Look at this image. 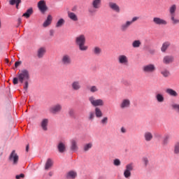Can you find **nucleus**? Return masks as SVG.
Returning a JSON list of instances; mask_svg holds the SVG:
<instances>
[{"label":"nucleus","mask_w":179,"mask_h":179,"mask_svg":"<svg viewBox=\"0 0 179 179\" xmlns=\"http://www.w3.org/2000/svg\"><path fill=\"white\" fill-rule=\"evenodd\" d=\"M29 80H30V72L27 69H22L17 73V77L13 80V85L24 83V90L29 89Z\"/></svg>","instance_id":"1"},{"label":"nucleus","mask_w":179,"mask_h":179,"mask_svg":"<svg viewBox=\"0 0 179 179\" xmlns=\"http://www.w3.org/2000/svg\"><path fill=\"white\" fill-rule=\"evenodd\" d=\"M88 100L93 107H96L94 113L96 118H101L103 117V112L99 107H103L104 106V101L101 99H96L94 96H90Z\"/></svg>","instance_id":"2"},{"label":"nucleus","mask_w":179,"mask_h":179,"mask_svg":"<svg viewBox=\"0 0 179 179\" xmlns=\"http://www.w3.org/2000/svg\"><path fill=\"white\" fill-rule=\"evenodd\" d=\"M76 44L80 51H87L89 47L86 45V37L85 35H79L76 38Z\"/></svg>","instance_id":"3"},{"label":"nucleus","mask_w":179,"mask_h":179,"mask_svg":"<svg viewBox=\"0 0 179 179\" xmlns=\"http://www.w3.org/2000/svg\"><path fill=\"white\" fill-rule=\"evenodd\" d=\"M100 8H101V0H92L91 7L88 8V12L90 15H94Z\"/></svg>","instance_id":"4"},{"label":"nucleus","mask_w":179,"mask_h":179,"mask_svg":"<svg viewBox=\"0 0 179 179\" xmlns=\"http://www.w3.org/2000/svg\"><path fill=\"white\" fill-rule=\"evenodd\" d=\"M177 10V5L173 4L169 7V15L173 24H178L179 20L176 18V12Z\"/></svg>","instance_id":"5"},{"label":"nucleus","mask_w":179,"mask_h":179,"mask_svg":"<svg viewBox=\"0 0 179 179\" xmlns=\"http://www.w3.org/2000/svg\"><path fill=\"white\" fill-rule=\"evenodd\" d=\"M60 62L63 66H69L72 65V57L69 54H64L62 56Z\"/></svg>","instance_id":"6"},{"label":"nucleus","mask_w":179,"mask_h":179,"mask_svg":"<svg viewBox=\"0 0 179 179\" xmlns=\"http://www.w3.org/2000/svg\"><path fill=\"white\" fill-rule=\"evenodd\" d=\"M156 71V66L153 64H148L143 67V72L144 73H153Z\"/></svg>","instance_id":"7"},{"label":"nucleus","mask_w":179,"mask_h":179,"mask_svg":"<svg viewBox=\"0 0 179 179\" xmlns=\"http://www.w3.org/2000/svg\"><path fill=\"white\" fill-rule=\"evenodd\" d=\"M49 111L51 114H58V113L62 111V105L61 103H56L50 108Z\"/></svg>","instance_id":"8"},{"label":"nucleus","mask_w":179,"mask_h":179,"mask_svg":"<svg viewBox=\"0 0 179 179\" xmlns=\"http://www.w3.org/2000/svg\"><path fill=\"white\" fill-rule=\"evenodd\" d=\"M117 62L120 65L127 66L129 64V60L128 59V57L125 55H120L117 57Z\"/></svg>","instance_id":"9"},{"label":"nucleus","mask_w":179,"mask_h":179,"mask_svg":"<svg viewBox=\"0 0 179 179\" xmlns=\"http://www.w3.org/2000/svg\"><path fill=\"white\" fill-rule=\"evenodd\" d=\"M152 22L157 26H166L167 24V21H166V20L162 19L159 17H155Z\"/></svg>","instance_id":"10"},{"label":"nucleus","mask_w":179,"mask_h":179,"mask_svg":"<svg viewBox=\"0 0 179 179\" xmlns=\"http://www.w3.org/2000/svg\"><path fill=\"white\" fill-rule=\"evenodd\" d=\"M108 6L111 10H113V12H115L116 13H120V12H121V8L117 3L110 1L108 3Z\"/></svg>","instance_id":"11"},{"label":"nucleus","mask_w":179,"mask_h":179,"mask_svg":"<svg viewBox=\"0 0 179 179\" xmlns=\"http://www.w3.org/2000/svg\"><path fill=\"white\" fill-rule=\"evenodd\" d=\"M70 150L71 152H78L79 150V145H78V139L73 138L71 140Z\"/></svg>","instance_id":"12"},{"label":"nucleus","mask_w":179,"mask_h":179,"mask_svg":"<svg viewBox=\"0 0 179 179\" xmlns=\"http://www.w3.org/2000/svg\"><path fill=\"white\" fill-rule=\"evenodd\" d=\"M38 8L42 13L47 12V10L48 9V8L47 7V4L45 3V1H44V0H41V1H38Z\"/></svg>","instance_id":"13"},{"label":"nucleus","mask_w":179,"mask_h":179,"mask_svg":"<svg viewBox=\"0 0 179 179\" xmlns=\"http://www.w3.org/2000/svg\"><path fill=\"white\" fill-rule=\"evenodd\" d=\"M57 148L59 153H65L66 152V143L65 142L59 141Z\"/></svg>","instance_id":"14"},{"label":"nucleus","mask_w":179,"mask_h":179,"mask_svg":"<svg viewBox=\"0 0 179 179\" xmlns=\"http://www.w3.org/2000/svg\"><path fill=\"white\" fill-rule=\"evenodd\" d=\"M162 62L164 65H170V64H173V62H174V57L172 55L164 56L162 59Z\"/></svg>","instance_id":"15"},{"label":"nucleus","mask_w":179,"mask_h":179,"mask_svg":"<svg viewBox=\"0 0 179 179\" xmlns=\"http://www.w3.org/2000/svg\"><path fill=\"white\" fill-rule=\"evenodd\" d=\"M130 106H131V101L128 99H124L120 104V107L122 110H125V108H129Z\"/></svg>","instance_id":"16"},{"label":"nucleus","mask_w":179,"mask_h":179,"mask_svg":"<svg viewBox=\"0 0 179 179\" xmlns=\"http://www.w3.org/2000/svg\"><path fill=\"white\" fill-rule=\"evenodd\" d=\"M9 159L10 162H13V164H17V162H19V156L16 154V151L13 150L11 154L10 155Z\"/></svg>","instance_id":"17"},{"label":"nucleus","mask_w":179,"mask_h":179,"mask_svg":"<svg viewBox=\"0 0 179 179\" xmlns=\"http://www.w3.org/2000/svg\"><path fill=\"white\" fill-rule=\"evenodd\" d=\"M45 52H47L45 48H39L36 52V57H38L39 59H41V58H43L44 55H45Z\"/></svg>","instance_id":"18"},{"label":"nucleus","mask_w":179,"mask_h":179,"mask_svg":"<svg viewBox=\"0 0 179 179\" xmlns=\"http://www.w3.org/2000/svg\"><path fill=\"white\" fill-rule=\"evenodd\" d=\"M71 89L74 90V92H78V90H80L82 89V85H80V82L78 80L73 81L71 83Z\"/></svg>","instance_id":"19"},{"label":"nucleus","mask_w":179,"mask_h":179,"mask_svg":"<svg viewBox=\"0 0 179 179\" xmlns=\"http://www.w3.org/2000/svg\"><path fill=\"white\" fill-rule=\"evenodd\" d=\"M144 140L145 142H150L153 140V133L150 131H145L144 134Z\"/></svg>","instance_id":"20"},{"label":"nucleus","mask_w":179,"mask_h":179,"mask_svg":"<svg viewBox=\"0 0 179 179\" xmlns=\"http://www.w3.org/2000/svg\"><path fill=\"white\" fill-rule=\"evenodd\" d=\"M165 92L166 94H169V96H171V97H177L178 96V93H177V91L171 88H167Z\"/></svg>","instance_id":"21"},{"label":"nucleus","mask_w":179,"mask_h":179,"mask_svg":"<svg viewBox=\"0 0 179 179\" xmlns=\"http://www.w3.org/2000/svg\"><path fill=\"white\" fill-rule=\"evenodd\" d=\"M66 177L67 179H75L78 177V172L76 171H70L66 173Z\"/></svg>","instance_id":"22"},{"label":"nucleus","mask_w":179,"mask_h":179,"mask_svg":"<svg viewBox=\"0 0 179 179\" xmlns=\"http://www.w3.org/2000/svg\"><path fill=\"white\" fill-rule=\"evenodd\" d=\"M131 24H131L129 21H126L125 23H123L120 25L121 31H127Z\"/></svg>","instance_id":"23"},{"label":"nucleus","mask_w":179,"mask_h":179,"mask_svg":"<svg viewBox=\"0 0 179 179\" xmlns=\"http://www.w3.org/2000/svg\"><path fill=\"white\" fill-rule=\"evenodd\" d=\"M54 164V162H52V159L50 158H48L45 164V170L48 171L52 167Z\"/></svg>","instance_id":"24"},{"label":"nucleus","mask_w":179,"mask_h":179,"mask_svg":"<svg viewBox=\"0 0 179 179\" xmlns=\"http://www.w3.org/2000/svg\"><path fill=\"white\" fill-rule=\"evenodd\" d=\"M160 73L164 78H169L171 75L170 71L166 68L162 69Z\"/></svg>","instance_id":"25"},{"label":"nucleus","mask_w":179,"mask_h":179,"mask_svg":"<svg viewBox=\"0 0 179 179\" xmlns=\"http://www.w3.org/2000/svg\"><path fill=\"white\" fill-rule=\"evenodd\" d=\"M68 17H69L71 20H73V22H78V20H79L78 15H76L75 13L68 12Z\"/></svg>","instance_id":"26"},{"label":"nucleus","mask_w":179,"mask_h":179,"mask_svg":"<svg viewBox=\"0 0 179 179\" xmlns=\"http://www.w3.org/2000/svg\"><path fill=\"white\" fill-rule=\"evenodd\" d=\"M41 127L43 131H47L48 128V119H43L41 123Z\"/></svg>","instance_id":"27"},{"label":"nucleus","mask_w":179,"mask_h":179,"mask_svg":"<svg viewBox=\"0 0 179 179\" xmlns=\"http://www.w3.org/2000/svg\"><path fill=\"white\" fill-rule=\"evenodd\" d=\"M52 22V16H51V15H48L46 20L43 24V27H47L48 26H50Z\"/></svg>","instance_id":"28"},{"label":"nucleus","mask_w":179,"mask_h":179,"mask_svg":"<svg viewBox=\"0 0 179 179\" xmlns=\"http://www.w3.org/2000/svg\"><path fill=\"white\" fill-rule=\"evenodd\" d=\"M155 99L157 103H164V95L160 93H157L155 94Z\"/></svg>","instance_id":"29"},{"label":"nucleus","mask_w":179,"mask_h":179,"mask_svg":"<svg viewBox=\"0 0 179 179\" xmlns=\"http://www.w3.org/2000/svg\"><path fill=\"white\" fill-rule=\"evenodd\" d=\"M170 45H171V43L169 41L164 42L162 44V46L161 47V51L162 52H166V51H167V48H169V47H170Z\"/></svg>","instance_id":"30"},{"label":"nucleus","mask_w":179,"mask_h":179,"mask_svg":"<svg viewBox=\"0 0 179 179\" xmlns=\"http://www.w3.org/2000/svg\"><path fill=\"white\" fill-rule=\"evenodd\" d=\"M65 24V20L64 18H60L58 20L55 24V27L57 29H59V27H62Z\"/></svg>","instance_id":"31"},{"label":"nucleus","mask_w":179,"mask_h":179,"mask_svg":"<svg viewBox=\"0 0 179 179\" xmlns=\"http://www.w3.org/2000/svg\"><path fill=\"white\" fill-rule=\"evenodd\" d=\"M33 15V8H30L22 15L24 17H26L27 19H29L30 16Z\"/></svg>","instance_id":"32"},{"label":"nucleus","mask_w":179,"mask_h":179,"mask_svg":"<svg viewBox=\"0 0 179 179\" xmlns=\"http://www.w3.org/2000/svg\"><path fill=\"white\" fill-rule=\"evenodd\" d=\"M92 52L94 54V55H100L102 52V50L100 47L98 46H95L93 50H92Z\"/></svg>","instance_id":"33"},{"label":"nucleus","mask_w":179,"mask_h":179,"mask_svg":"<svg viewBox=\"0 0 179 179\" xmlns=\"http://www.w3.org/2000/svg\"><path fill=\"white\" fill-rule=\"evenodd\" d=\"M170 139V136L165 135L163 138L162 145V146H167L169 145V141Z\"/></svg>","instance_id":"34"},{"label":"nucleus","mask_w":179,"mask_h":179,"mask_svg":"<svg viewBox=\"0 0 179 179\" xmlns=\"http://www.w3.org/2000/svg\"><path fill=\"white\" fill-rule=\"evenodd\" d=\"M92 148H93V143H88L84 145L83 150L84 152H89Z\"/></svg>","instance_id":"35"},{"label":"nucleus","mask_w":179,"mask_h":179,"mask_svg":"<svg viewBox=\"0 0 179 179\" xmlns=\"http://www.w3.org/2000/svg\"><path fill=\"white\" fill-rule=\"evenodd\" d=\"M173 153L176 156H178V155H179V141L176 142L173 145Z\"/></svg>","instance_id":"36"},{"label":"nucleus","mask_w":179,"mask_h":179,"mask_svg":"<svg viewBox=\"0 0 179 179\" xmlns=\"http://www.w3.org/2000/svg\"><path fill=\"white\" fill-rule=\"evenodd\" d=\"M142 43L139 40L134 41L132 43V47L133 48H139L141 47Z\"/></svg>","instance_id":"37"},{"label":"nucleus","mask_w":179,"mask_h":179,"mask_svg":"<svg viewBox=\"0 0 179 179\" xmlns=\"http://www.w3.org/2000/svg\"><path fill=\"white\" fill-rule=\"evenodd\" d=\"M22 2V0H10L9 3L10 5H16V8H19V3Z\"/></svg>","instance_id":"38"},{"label":"nucleus","mask_w":179,"mask_h":179,"mask_svg":"<svg viewBox=\"0 0 179 179\" xmlns=\"http://www.w3.org/2000/svg\"><path fill=\"white\" fill-rule=\"evenodd\" d=\"M89 90L91 92V93H96L99 92V87H97L96 85H92L90 87Z\"/></svg>","instance_id":"39"},{"label":"nucleus","mask_w":179,"mask_h":179,"mask_svg":"<svg viewBox=\"0 0 179 179\" xmlns=\"http://www.w3.org/2000/svg\"><path fill=\"white\" fill-rule=\"evenodd\" d=\"M125 170L131 172L134 170V163L127 164Z\"/></svg>","instance_id":"40"},{"label":"nucleus","mask_w":179,"mask_h":179,"mask_svg":"<svg viewBox=\"0 0 179 179\" xmlns=\"http://www.w3.org/2000/svg\"><path fill=\"white\" fill-rule=\"evenodd\" d=\"M171 107H172L173 110H174V111H176V113H178V114H179V104L178 103H173L171 105Z\"/></svg>","instance_id":"41"},{"label":"nucleus","mask_w":179,"mask_h":179,"mask_svg":"<svg viewBox=\"0 0 179 179\" xmlns=\"http://www.w3.org/2000/svg\"><path fill=\"white\" fill-rule=\"evenodd\" d=\"M69 117H71V118H75V110H73V108H71L69 110Z\"/></svg>","instance_id":"42"},{"label":"nucleus","mask_w":179,"mask_h":179,"mask_svg":"<svg viewBox=\"0 0 179 179\" xmlns=\"http://www.w3.org/2000/svg\"><path fill=\"white\" fill-rule=\"evenodd\" d=\"M107 122H108V117H104L101 120V124H102V125H107Z\"/></svg>","instance_id":"43"},{"label":"nucleus","mask_w":179,"mask_h":179,"mask_svg":"<svg viewBox=\"0 0 179 179\" xmlns=\"http://www.w3.org/2000/svg\"><path fill=\"white\" fill-rule=\"evenodd\" d=\"M124 176L125 178H129L131 177V171H127L126 169L124 171Z\"/></svg>","instance_id":"44"},{"label":"nucleus","mask_w":179,"mask_h":179,"mask_svg":"<svg viewBox=\"0 0 179 179\" xmlns=\"http://www.w3.org/2000/svg\"><path fill=\"white\" fill-rule=\"evenodd\" d=\"M88 120L89 121H93V120H94V113L93 112H90Z\"/></svg>","instance_id":"45"},{"label":"nucleus","mask_w":179,"mask_h":179,"mask_svg":"<svg viewBox=\"0 0 179 179\" xmlns=\"http://www.w3.org/2000/svg\"><path fill=\"white\" fill-rule=\"evenodd\" d=\"M114 166H121V161L118 159H115L113 161Z\"/></svg>","instance_id":"46"},{"label":"nucleus","mask_w":179,"mask_h":179,"mask_svg":"<svg viewBox=\"0 0 179 179\" xmlns=\"http://www.w3.org/2000/svg\"><path fill=\"white\" fill-rule=\"evenodd\" d=\"M143 163L144 164V166H148L149 164V159L146 157L143 158Z\"/></svg>","instance_id":"47"},{"label":"nucleus","mask_w":179,"mask_h":179,"mask_svg":"<svg viewBox=\"0 0 179 179\" xmlns=\"http://www.w3.org/2000/svg\"><path fill=\"white\" fill-rule=\"evenodd\" d=\"M136 20H139V17H134L132 18V20L130 22L131 24H132V23H135V22H136Z\"/></svg>","instance_id":"48"},{"label":"nucleus","mask_w":179,"mask_h":179,"mask_svg":"<svg viewBox=\"0 0 179 179\" xmlns=\"http://www.w3.org/2000/svg\"><path fill=\"white\" fill-rule=\"evenodd\" d=\"M15 178H16V179L24 178V174L21 173V174H20V175H17V176H15Z\"/></svg>","instance_id":"49"},{"label":"nucleus","mask_w":179,"mask_h":179,"mask_svg":"<svg viewBox=\"0 0 179 179\" xmlns=\"http://www.w3.org/2000/svg\"><path fill=\"white\" fill-rule=\"evenodd\" d=\"M20 64H22L21 62H16L15 63V68H17V66H20Z\"/></svg>","instance_id":"50"},{"label":"nucleus","mask_w":179,"mask_h":179,"mask_svg":"<svg viewBox=\"0 0 179 179\" xmlns=\"http://www.w3.org/2000/svg\"><path fill=\"white\" fill-rule=\"evenodd\" d=\"M121 132H122V134H125V132H127V129H125V128H124V127H122Z\"/></svg>","instance_id":"51"},{"label":"nucleus","mask_w":179,"mask_h":179,"mask_svg":"<svg viewBox=\"0 0 179 179\" xmlns=\"http://www.w3.org/2000/svg\"><path fill=\"white\" fill-rule=\"evenodd\" d=\"M48 176H49V177H52V176H54V172L50 171V172L48 173Z\"/></svg>","instance_id":"52"},{"label":"nucleus","mask_w":179,"mask_h":179,"mask_svg":"<svg viewBox=\"0 0 179 179\" xmlns=\"http://www.w3.org/2000/svg\"><path fill=\"white\" fill-rule=\"evenodd\" d=\"M26 152H29V145L26 146Z\"/></svg>","instance_id":"53"},{"label":"nucleus","mask_w":179,"mask_h":179,"mask_svg":"<svg viewBox=\"0 0 179 179\" xmlns=\"http://www.w3.org/2000/svg\"><path fill=\"white\" fill-rule=\"evenodd\" d=\"M18 23H22V18L18 19Z\"/></svg>","instance_id":"54"},{"label":"nucleus","mask_w":179,"mask_h":179,"mask_svg":"<svg viewBox=\"0 0 179 179\" xmlns=\"http://www.w3.org/2000/svg\"><path fill=\"white\" fill-rule=\"evenodd\" d=\"M150 53L151 54H155V51L152 50V51L150 52Z\"/></svg>","instance_id":"55"},{"label":"nucleus","mask_w":179,"mask_h":179,"mask_svg":"<svg viewBox=\"0 0 179 179\" xmlns=\"http://www.w3.org/2000/svg\"><path fill=\"white\" fill-rule=\"evenodd\" d=\"M6 62H9V60L8 59H6Z\"/></svg>","instance_id":"56"},{"label":"nucleus","mask_w":179,"mask_h":179,"mask_svg":"<svg viewBox=\"0 0 179 179\" xmlns=\"http://www.w3.org/2000/svg\"><path fill=\"white\" fill-rule=\"evenodd\" d=\"M0 27H1V20H0Z\"/></svg>","instance_id":"57"}]
</instances>
